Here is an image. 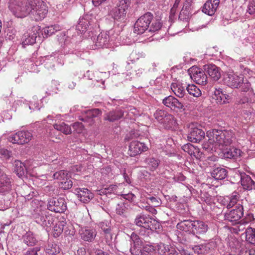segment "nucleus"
<instances>
[{"mask_svg": "<svg viewBox=\"0 0 255 255\" xmlns=\"http://www.w3.org/2000/svg\"><path fill=\"white\" fill-rule=\"evenodd\" d=\"M240 198V195L238 192H234L230 196H227L224 199L225 202L224 205L226 206L228 209L232 208L237 204V206Z\"/></svg>", "mask_w": 255, "mask_h": 255, "instance_id": "29", "label": "nucleus"}, {"mask_svg": "<svg viewBox=\"0 0 255 255\" xmlns=\"http://www.w3.org/2000/svg\"><path fill=\"white\" fill-rule=\"evenodd\" d=\"M98 226L104 233L111 231V224L108 221L101 222Z\"/></svg>", "mask_w": 255, "mask_h": 255, "instance_id": "53", "label": "nucleus"}, {"mask_svg": "<svg viewBox=\"0 0 255 255\" xmlns=\"http://www.w3.org/2000/svg\"><path fill=\"white\" fill-rule=\"evenodd\" d=\"M130 242L131 243V241L133 242V247H130V248H137L136 246H142V242L141 240L140 239L138 236H137L136 234L134 233H132L130 236Z\"/></svg>", "mask_w": 255, "mask_h": 255, "instance_id": "50", "label": "nucleus"}, {"mask_svg": "<svg viewBox=\"0 0 255 255\" xmlns=\"http://www.w3.org/2000/svg\"><path fill=\"white\" fill-rule=\"evenodd\" d=\"M246 239L247 242L252 244H255V229L248 228L245 232Z\"/></svg>", "mask_w": 255, "mask_h": 255, "instance_id": "43", "label": "nucleus"}, {"mask_svg": "<svg viewBox=\"0 0 255 255\" xmlns=\"http://www.w3.org/2000/svg\"><path fill=\"white\" fill-rule=\"evenodd\" d=\"M248 11L251 14H254L255 13V0H252V1L250 3Z\"/></svg>", "mask_w": 255, "mask_h": 255, "instance_id": "62", "label": "nucleus"}, {"mask_svg": "<svg viewBox=\"0 0 255 255\" xmlns=\"http://www.w3.org/2000/svg\"><path fill=\"white\" fill-rule=\"evenodd\" d=\"M208 140L202 144L204 149L208 152H216V146L230 145L234 139L233 132L229 130L213 129L207 132Z\"/></svg>", "mask_w": 255, "mask_h": 255, "instance_id": "1", "label": "nucleus"}, {"mask_svg": "<svg viewBox=\"0 0 255 255\" xmlns=\"http://www.w3.org/2000/svg\"><path fill=\"white\" fill-rule=\"evenodd\" d=\"M61 27L59 25H50L43 28L42 34L44 35V37H47L55 33V32L59 31Z\"/></svg>", "mask_w": 255, "mask_h": 255, "instance_id": "39", "label": "nucleus"}, {"mask_svg": "<svg viewBox=\"0 0 255 255\" xmlns=\"http://www.w3.org/2000/svg\"><path fill=\"white\" fill-rule=\"evenodd\" d=\"M39 250L40 248L38 247L30 249L26 252L25 255H38L37 252Z\"/></svg>", "mask_w": 255, "mask_h": 255, "instance_id": "64", "label": "nucleus"}, {"mask_svg": "<svg viewBox=\"0 0 255 255\" xmlns=\"http://www.w3.org/2000/svg\"><path fill=\"white\" fill-rule=\"evenodd\" d=\"M162 103L171 110L178 111L184 109V104L172 96L166 97L162 100Z\"/></svg>", "mask_w": 255, "mask_h": 255, "instance_id": "16", "label": "nucleus"}, {"mask_svg": "<svg viewBox=\"0 0 255 255\" xmlns=\"http://www.w3.org/2000/svg\"><path fill=\"white\" fill-rule=\"evenodd\" d=\"M31 206L34 208L32 215L35 222L43 227H46V230H47L53 224L54 222L53 216L49 214V213L42 207L41 202L38 200L32 201Z\"/></svg>", "mask_w": 255, "mask_h": 255, "instance_id": "2", "label": "nucleus"}, {"mask_svg": "<svg viewBox=\"0 0 255 255\" xmlns=\"http://www.w3.org/2000/svg\"><path fill=\"white\" fill-rule=\"evenodd\" d=\"M219 156L225 159H237L241 155L242 151L235 147H223L217 151Z\"/></svg>", "mask_w": 255, "mask_h": 255, "instance_id": "13", "label": "nucleus"}, {"mask_svg": "<svg viewBox=\"0 0 255 255\" xmlns=\"http://www.w3.org/2000/svg\"><path fill=\"white\" fill-rule=\"evenodd\" d=\"M74 193L83 203H87L93 198V194L87 188H76L74 190Z\"/></svg>", "mask_w": 255, "mask_h": 255, "instance_id": "24", "label": "nucleus"}, {"mask_svg": "<svg viewBox=\"0 0 255 255\" xmlns=\"http://www.w3.org/2000/svg\"><path fill=\"white\" fill-rule=\"evenodd\" d=\"M118 186L116 185H111L108 187H106L104 189L100 190V194H103L107 195L109 194L114 193L117 194Z\"/></svg>", "mask_w": 255, "mask_h": 255, "instance_id": "49", "label": "nucleus"}, {"mask_svg": "<svg viewBox=\"0 0 255 255\" xmlns=\"http://www.w3.org/2000/svg\"><path fill=\"white\" fill-rule=\"evenodd\" d=\"M205 137V132L198 128H191L188 134V140L192 142L200 141Z\"/></svg>", "mask_w": 255, "mask_h": 255, "instance_id": "20", "label": "nucleus"}, {"mask_svg": "<svg viewBox=\"0 0 255 255\" xmlns=\"http://www.w3.org/2000/svg\"><path fill=\"white\" fill-rule=\"evenodd\" d=\"M72 127L74 132H75L77 133H81L84 129V126L82 123L80 122H75L71 125Z\"/></svg>", "mask_w": 255, "mask_h": 255, "instance_id": "56", "label": "nucleus"}, {"mask_svg": "<svg viewBox=\"0 0 255 255\" xmlns=\"http://www.w3.org/2000/svg\"><path fill=\"white\" fill-rule=\"evenodd\" d=\"M220 0H208L202 7V11L210 16L213 15L219 7Z\"/></svg>", "mask_w": 255, "mask_h": 255, "instance_id": "18", "label": "nucleus"}, {"mask_svg": "<svg viewBox=\"0 0 255 255\" xmlns=\"http://www.w3.org/2000/svg\"><path fill=\"white\" fill-rule=\"evenodd\" d=\"M54 128L65 134H70L72 133V129L71 127L66 124L64 122L59 124H55L53 125Z\"/></svg>", "mask_w": 255, "mask_h": 255, "instance_id": "37", "label": "nucleus"}, {"mask_svg": "<svg viewBox=\"0 0 255 255\" xmlns=\"http://www.w3.org/2000/svg\"><path fill=\"white\" fill-rule=\"evenodd\" d=\"M214 98L216 100L218 104L222 105L229 103L230 97L228 95L224 93L222 89L216 88L214 91Z\"/></svg>", "mask_w": 255, "mask_h": 255, "instance_id": "28", "label": "nucleus"}, {"mask_svg": "<svg viewBox=\"0 0 255 255\" xmlns=\"http://www.w3.org/2000/svg\"><path fill=\"white\" fill-rule=\"evenodd\" d=\"M168 114L164 110L158 109L154 113V117L158 122L162 124Z\"/></svg>", "mask_w": 255, "mask_h": 255, "instance_id": "44", "label": "nucleus"}, {"mask_svg": "<svg viewBox=\"0 0 255 255\" xmlns=\"http://www.w3.org/2000/svg\"><path fill=\"white\" fill-rule=\"evenodd\" d=\"M170 248H171V245H165L162 243L157 245V251L160 255H166Z\"/></svg>", "mask_w": 255, "mask_h": 255, "instance_id": "51", "label": "nucleus"}, {"mask_svg": "<svg viewBox=\"0 0 255 255\" xmlns=\"http://www.w3.org/2000/svg\"><path fill=\"white\" fill-rule=\"evenodd\" d=\"M241 184L244 189L251 190L255 187V182L251 176H241Z\"/></svg>", "mask_w": 255, "mask_h": 255, "instance_id": "34", "label": "nucleus"}, {"mask_svg": "<svg viewBox=\"0 0 255 255\" xmlns=\"http://www.w3.org/2000/svg\"><path fill=\"white\" fill-rule=\"evenodd\" d=\"M13 170L17 175H24L25 173H27L25 165L19 160L15 161Z\"/></svg>", "mask_w": 255, "mask_h": 255, "instance_id": "38", "label": "nucleus"}, {"mask_svg": "<svg viewBox=\"0 0 255 255\" xmlns=\"http://www.w3.org/2000/svg\"><path fill=\"white\" fill-rule=\"evenodd\" d=\"M144 162L146 168L151 171H154L158 168L160 161L156 157L149 156L145 159Z\"/></svg>", "mask_w": 255, "mask_h": 255, "instance_id": "31", "label": "nucleus"}, {"mask_svg": "<svg viewBox=\"0 0 255 255\" xmlns=\"http://www.w3.org/2000/svg\"><path fill=\"white\" fill-rule=\"evenodd\" d=\"M187 86H183V84L180 82L173 83L171 85V89L174 94L180 98H183L184 100L187 98L186 90Z\"/></svg>", "mask_w": 255, "mask_h": 255, "instance_id": "26", "label": "nucleus"}, {"mask_svg": "<svg viewBox=\"0 0 255 255\" xmlns=\"http://www.w3.org/2000/svg\"><path fill=\"white\" fill-rule=\"evenodd\" d=\"M243 207L239 204L235 209H233L224 215L225 220L232 223L233 225L238 223L241 218L243 216Z\"/></svg>", "mask_w": 255, "mask_h": 255, "instance_id": "14", "label": "nucleus"}, {"mask_svg": "<svg viewBox=\"0 0 255 255\" xmlns=\"http://www.w3.org/2000/svg\"><path fill=\"white\" fill-rule=\"evenodd\" d=\"M193 0H186L184 2L183 6L182 7V10H187L190 12H192V3Z\"/></svg>", "mask_w": 255, "mask_h": 255, "instance_id": "61", "label": "nucleus"}, {"mask_svg": "<svg viewBox=\"0 0 255 255\" xmlns=\"http://www.w3.org/2000/svg\"><path fill=\"white\" fill-rule=\"evenodd\" d=\"M101 172L103 175H109L110 174H113L112 173V170L111 168L109 166H106V167L103 168L102 169H101Z\"/></svg>", "mask_w": 255, "mask_h": 255, "instance_id": "63", "label": "nucleus"}, {"mask_svg": "<svg viewBox=\"0 0 255 255\" xmlns=\"http://www.w3.org/2000/svg\"><path fill=\"white\" fill-rule=\"evenodd\" d=\"M47 208L55 213H63L67 209L66 203L63 198H53L48 201Z\"/></svg>", "mask_w": 255, "mask_h": 255, "instance_id": "12", "label": "nucleus"}, {"mask_svg": "<svg viewBox=\"0 0 255 255\" xmlns=\"http://www.w3.org/2000/svg\"><path fill=\"white\" fill-rule=\"evenodd\" d=\"M131 0H119L111 11L112 18L118 21H124L128 10L131 7Z\"/></svg>", "mask_w": 255, "mask_h": 255, "instance_id": "4", "label": "nucleus"}, {"mask_svg": "<svg viewBox=\"0 0 255 255\" xmlns=\"http://www.w3.org/2000/svg\"><path fill=\"white\" fill-rule=\"evenodd\" d=\"M228 172L225 168L217 167L211 172V175H227Z\"/></svg>", "mask_w": 255, "mask_h": 255, "instance_id": "55", "label": "nucleus"}, {"mask_svg": "<svg viewBox=\"0 0 255 255\" xmlns=\"http://www.w3.org/2000/svg\"><path fill=\"white\" fill-rule=\"evenodd\" d=\"M192 12H190L187 10H181L178 19L183 22H188L191 15Z\"/></svg>", "mask_w": 255, "mask_h": 255, "instance_id": "46", "label": "nucleus"}, {"mask_svg": "<svg viewBox=\"0 0 255 255\" xmlns=\"http://www.w3.org/2000/svg\"><path fill=\"white\" fill-rule=\"evenodd\" d=\"M11 187V181L8 176H0V193L9 191Z\"/></svg>", "mask_w": 255, "mask_h": 255, "instance_id": "32", "label": "nucleus"}, {"mask_svg": "<svg viewBox=\"0 0 255 255\" xmlns=\"http://www.w3.org/2000/svg\"><path fill=\"white\" fill-rule=\"evenodd\" d=\"M208 228V225L203 221L194 220L192 234L194 235L204 234L207 232Z\"/></svg>", "mask_w": 255, "mask_h": 255, "instance_id": "27", "label": "nucleus"}, {"mask_svg": "<svg viewBox=\"0 0 255 255\" xmlns=\"http://www.w3.org/2000/svg\"><path fill=\"white\" fill-rule=\"evenodd\" d=\"M138 133L134 130L131 131L127 134L125 138L126 141H128L130 140L135 139L138 136Z\"/></svg>", "mask_w": 255, "mask_h": 255, "instance_id": "59", "label": "nucleus"}, {"mask_svg": "<svg viewBox=\"0 0 255 255\" xmlns=\"http://www.w3.org/2000/svg\"><path fill=\"white\" fill-rule=\"evenodd\" d=\"M63 231V227L59 226L57 224H56L53 229V235L54 237H58L62 233Z\"/></svg>", "mask_w": 255, "mask_h": 255, "instance_id": "60", "label": "nucleus"}, {"mask_svg": "<svg viewBox=\"0 0 255 255\" xmlns=\"http://www.w3.org/2000/svg\"><path fill=\"white\" fill-rule=\"evenodd\" d=\"M153 19V15L147 12L139 17L134 25L133 32L137 34H141L148 31L149 26Z\"/></svg>", "mask_w": 255, "mask_h": 255, "instance_id": "5", "label": "nucleus"}, {"mask_svg": "<svg viewBox=\"0 0 255 255\" xmlns=\"http://www.w3.org/2000/svg\"><path fill=\"white\" fill-rule=\"evenodd\" d=\"M226 80L227 85L232 88H238L244 85L245 86V91H248L252 85L250 83H244L243 75L229 74Z\"/></svg>", "mask_w": 255, "mask_h": 255, "instance_id": "8", "label": "nucleus"}, {"mask_svg": "<svg viewBox=\"0 0 255 255\" xmlns=\"http://www.w3.org/2000/svg\"><path fill=\"white\" fill-rule=\"evenodd\" d=\"M116 211L118 214L125 216L128 211L127 204L123 202H121L118 204Z\"/></svg>", "mask_w": 255, "mask_h": 255, "instance_id": "48", "label": "nucleus"}, {"mask_svg": "<svg viewBox=\"0 0 255 255\" xmlns=\"http://www.w3.org/2000/svg\"><path fill=\"white\" fill-rule=\"evenodd\" d=\"M89 21L85 17H81L79 18V22L76 25L77 29L83 33L85 32L89 26Z\"/></svg>", "mask_w": 255, "mask_h": 255, "instance_id": "41", "label": "nucleus"}, {"mask_svg": "<svg viewBox=\"0 0 255 255\" xmlns=\"http://www.w3.org/2000/svg\"><path fill=\"white\" fill-rule=\"evenodd\" d=\"M102 111L99 109H93L85 112V114L79 120L84 123H86L89 126H92L94 123V118L98 117L102 115Z\"/></svg>", "mask_w": 255, "mask_h": 255, "instance_id": "17", "label": "nucleus"}, {"mask_svg": "<svg viewBox=\"0 0 255 255\" xmlns=\"http://www.w3.org/2000/svg\"><path fill=\"white\" fill-rule=\"evenodd\" d=\"M220 241L218 239H212L208 243H205L207 252L215 250L218 247Z\"/></svg>", "mask_w": 255, "mask_h": 255, "instance_id": "47", "label": "nucleus"}, {"mask_svg": "<svg viewBox=\"0 0 255 255\" xmlns=\"http://www.w3.org/2000/svg\"><path fill=\"white\" fill-rule=\"evenodd\" d=\"M142 249L137 248H130V252L131 255H152L155 251L153 246L150 244L142 245Z\"/></svg>", "mask_w": 255, "mask_h": 255, "instance_id": "21", "label": "nucleus"}, {"mask_svg": "<svg viewBox=\"0 0 255 255\" xmlns=\"http://www.w3.org/2000/svg\"><path fill=\"white\" fill-rule=\"evenodd\" d=\"M124 114L123 110L115 109L105 113L104 115V120L113 123L123 118Z\"/></svg>", "mask_w": 255, "mask_h": 255, "instance_id": "23", "label": "nucleus"}, {"mask_svg": "<svg viewBox=\"0 0 255 255\" xmlns=\"http://www.w3.org/2000/svg\"><path fill=\"white\" fill-rule=\"evenodd\" d=\"M191 78L197 84L205 85L208 83V77L205 72L197 66H193L188 70Z\"/></svg>", "mask_w": 255, "mask_h": 255, "instance_id": "10", "label": "nucleus"}, {"mask_svg": "<svg viewBox=\"0 0 255 255\" xmlns=\"http://www.w3.org/2000/svg\"><path fill=\"white\" fill-rule=\"evenodd\" d=\"M31 4V10L29 14L31 18L35 21L43 19L47 13L46 6L38 0H34Z\"/></svg>", "mask_w": 255, "mask_h": 255, "instance_id": "7", "label": "nucleus"}, {"mask_svg": "<svg viewBox=\"0 0 255 255\" xmlns=\"http://www.w3.org/2000/svg\"><path fill=\"white\" fill-rule=\"evenodd\" d=\"M147 149L148 147L144 143L134 140L128 146V154L130 156H135Z\"/></svg>", "mask_w": 255, "mask_h": 255, "instance_id": "15", "label": "nucleus"}, {"mask_svg": "<svg viewBox=\"0 0 255 255\" xmlns=\"http://www.w3.org/2000/svg\"><path fill=\"white\" fill-rule=\"evenodd\" d=\"M33 33H25L21 38V45L25 48L26 45H32L35 43L37 36V31L40 30L39 26L33 27Z\"/></svg>", "mask_w": 255, "mask_h": 255, "instance_id": "19", "label": "nucleus"}, {"mask_svg": "<svg viewBox=\"0 0 255 255\" xmlns=\"http://www.w3.org/2000/svg\"><path fill=\"white\" fill-rule=\"evenodd\" d=\"M148 202L154 207H158L161 204V200L158 198L149 197L147 198Z\"/></svg>", "mask_w": 255, "mask_h": 255, "instance_id": "57", "label": "nucleus"}, {"mask_svg": "<svg viewBox=\"0 0 255 255\" xmlns=\"http://www.w3.org/2000/svg\"><path fill=\"white\" fill-rule=\"evenodd\" d=\"M45 251L49 255H56L60 252V248L57 244L49 242L46 246Z\"/></svg>", "mask_w": 255, "mask_h": 255, "instance_id": "40", "label": "nucleus"}, {"mask_svg": "<svg viewBox=\"0 0 255 255\" xmlns=\"http://www.w3.org/2000/svg\"><path fill=\"white\" fill-rule=\"evenodd\" d=\"M166 129H173L177 126V123L175 118L171 114H168L162 123Z\"/></svg>", "mask_w": 255, "mask_h": 255, "instance_id": "33", "label": "nucleus"}, {"mask_svg": "<svg viewBox=\"0 0 255 255\" xmlns=\"http://www.w3.org/2000/svg\"><path fill=\"white\" fill-rule=\"evenodd\" d=\"M134 223L137 226L151 231L156 230L157 227H159V224L156 220L150 217L141 214L136 217Z\"/></svg>", "mask_w": 255, "mask_h": 255, "instance_id": "6", "label": "nucleus"}, {"mask_svg": "<svg viewBox=\"0 0 255 255\" xmlns=\"http://www.w3.org/2000/svg\"><path fill=\"white\" fill-rule=\"evenodd\" d=\"M151 22V25L149 26L148 31L155 32L161 29L162 24L158 19H153Z\"/></svg>", "mask_w": 255, "mask_h": 255, "instance_id": "45", "label": "nucleus"}, {"mask_svg": "<svg viewBox=\"0 0 255 255\" xmlns=\"http://www.w3.org/2000/svg\"><path fill=\"white\" fill-rule=\"evenodd\" d=\"M73 182L71 176H61L59 182V187L63 190H68L72 187Z\"/></svg>", "mask_w": 255, "mask_h": 255, "instance_id": "35", "label": "nucleus"}, {"mask_svg": "<svg viewBox=\"0 0 255 255\" xmlns=\"http://www.w3.org/2000/svg\"><path fill=\"white\" fill-rule=\"evenodd\" d=\"M23 242L28 246L35 245L37 242V239L34 234L30 232H27L22 237Z\"/></svg>", "mask_w": 255, "mask_h": 255, "instance_id": "36", "label": "nucleus"}, {"mask_svg": "<svg viewBox=\"0 0 255 255\" xmlns=\"http://www.w3.org/2000/svg\"><path fill=\"white\" fill-rule=\"evenodd\" d=\"M186 91L190 95L199 97L201 95V91L199 88L194 84L188 85L186 88Z\"/></svg>", "mask_w": 255, "mask_h": 255, "instance_id": "42", "label": "nucleus"}, {"mask_svg": "<svg viewBox=\"0 0 255 255\" xmlns=\"http://www.w3.org/2000/svg\"><path fill=\"white\" fill-rule=\"evenodd\" d=\"M193 250L198 255L208 253L205 244L195 246L193 247Z\"/></svg>", "mask_w": 255, "mask_h": 255, "instance_id": "54", "label": "nucleus"}, {"mask_svg": "<svg viewBox=\"0 0 255 255\" xmlns=\"http://www.w3.org/2000/svg\"><path fill=\"white\" fill-rule=\"evenodd\" d=\"M34 0H10L8 8L16 17L23 18L29 15Z\"/></svg>", "mask_w": 255, "mask_h": 255, "instance_id": "3", "label": "nucleus"}, {"mask_svg": "<svg viewBox=\"0 0 255 255\" xmlns=\"http://www.w3.org/2000/svg\"><path fill=\"white\" fill-rule=\"evenodd\" d=\"M12 152L6 149L2 148L0 149V157L3 158V160L8 161L10 160V158L12 157Z\"/></svg>", "mask_w": 255, "mask_h": 255, "instance_id": "52", "label": "nucleus"}, {"mask_svg": "<svg viewBox=\"0 0 255 255\" xmlns=\"http://www.w3.org/2000/svg\"><path fill=\"white\" fill-rule=\"evenodd\" d=\"M112 31L101 32L93 40L97 48H108L114 43L113 37L110 36Z\"/></svg>", "mask_w": 255, "mask_h": 255, "instance_id": "9", "label": "nucleus"}, {"mask_svg": "<svg viewBox=\"0 0 255 255\" xmlns=\"http://www.w3.org/2000/svg\"><path fill=\"white\" fill-rule=\"evenodd\" d=\"M204 69L213 81H217L221 78L220 69L215 65H205Z\"/></svg>", "mask_w": 255, "mask_h": 255, "instance_id": "22", "label": "nucleus"}, {"mask_svg": "<svg viewBox=\"0 0 255 255\" xmlns=\"http://www.w3.org/2000/svg\"><path fill=\"white\" fill-rule=\"evenodd\" d=\"M194 221L186 220L178 223L176 226L177 228L180 230L192 234Z\"/></svg>", "mask_w": 255, "mask_h": 255, "instance_id": "30", "label": "nucleus"}, {"mask_svg": "<svg viewBox=\"0 0 255 255\" xmlns=\"http://www.w3.org/2000/svg\"><path fill=\"white\" fill-rule=\"evenodd\" d=\"M195 146L192 144L188 143L183 145L182 146V149L186 152L188 153L189 155L192 156V153L194 149Z\"/></svg>", "mask_w": 255, "mask_h": 255, "instance_id": "58", "label": "nucleus"}, {"mask_svg": "<svg viewBox=\"0 0 255 255\" xmlns=\"http://www.w3.org/2000/svg\"><path fill=\"white\" fill-rule=\"evenodd\" d=\"M32 137V135L30 132L22 130L11 134L8 137V140L12 143L23 144L28 142L31 139Z\"/></svg>", "mask_w": 255, "mask_h": 255, "instance_id": "11", "label": "nucleus"}, {"mask_svg": "<svg viewBox=\"0 0 255 255\" xmlns=\"http://www.w3.org/2000/svg\"><path fill=\"white\" fill-rule=\"evenodd\" d=\"M79 234L81 239L84 241L91 242L95 238L97 232L95 229L85 227L80 230Z\"/></svg>", "mask_w": 255, "mask_h": 255, "instance_id": "25", "label": "nucleus"}]
</instances>
